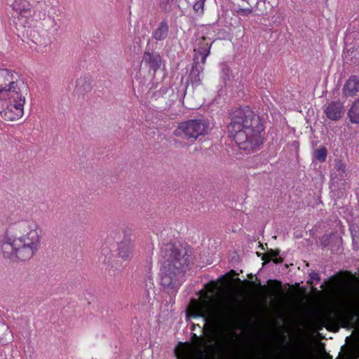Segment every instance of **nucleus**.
<instances>
[{
	"instance_id": "f257e3e1",
	"label": "nucleus",
	"mask_w": 359,
	"mask_h": 359,
	"mask_svg": "<svg viewBox=\"0 0 359 359\" xmlns=\"http://www.w3.org/2000/svg\"><path fill=\"white\" fill-rule=\"evenodd\" d=\"M18 235L5 233L0 241V255L13 262L30 260L39 251L42 240V229L32 219L16 224Z\"/></svg>"
},
{
	"instance_id": "f03ea898",
	"label": "nucleus",
	"mask_w": 359,
	"mask_h": 359,
	"mask_svg": "<svg viewBox=\"0 0 359 359\" xmlns=\"http://www.w3.org/2000/svg\"><path fill=\"white\" fill-rule=\"evenodd\" d=\"M28 87L13 71L0 69V116L7 121H18L24 115Z\"/></svg>"
},
{
	"instance_id": "7ed1b4c3",
	"label": "nucleus",
	"mask_w": 359,
	"mask_h": 359,
	"mask_svg": "<svg viewBox=\"0 0 359 359\" xmlns=\"http://www.w3.org/2000/svg\"><path fill=\"white\" fill-rule=\"evenodd\" d=\"M189 263L185 250L170 248L162 261L161 267V284L170 294L179 288L184 269Z\"/></svg>"
},
{
	"instance_id": "20e7f679",
	"label": "nucleus",
	"mask_w": 359,
	"mask_h": 359,
	"mask_svg": "<svg viewBox=\"0 0 359 359\" xmlns=\"http://www.w3.org/2000/svg\"><path fill=\"white\" fill-rule=\"evenodd\" d=\"M39 25L35 27L30 32V38L33 43L36 45L37 51H43L52 43V35L56 34L60 28V23L50 13L46 14L39 12L37 15Z\"/></svg>"
},
{
	"instance_id": "39448f33",
	"label": "nucleus",
	"mask_w": 359,
	"mask_h": 359,
	"mask_svg": "<svg viewBox=\"0 0 359 359\" xmlns=\"http://www.w3.org/2000/svg\"><path fill=\"white\" fill-rule=\"evenodd\" d=\"M264 128L262 121L249 107L235 111L231 122L228 126L229 135Z\"/></svg>"
},
{
	"instance_id": "423d86ee",
	"label": "nucleus",
	"mask_w": 359,
	"mask_h": 359,
	"mask_svg": "<svg viewBox=\"0 0 359 359\" xmlns=\"http://www.w3.org/2000/svg\"><path fill=\"white\" fill-rule=\"evenodd\" d=\"M263 130L264 128L248 131L243 130L241 133L231 134L230 136L241 149L252 152L257 151L263 143L261 135Z\"/></svg>"
},
{
	"instance_id": "0eeeda50",
	"label": "nucleus",
	"mask_w": 359,
	"mask_h": 359,
	"mask_svg": "<svg viewBox=\"0 0 359 359\" xmlns=\"http://www.w3.org/2000/svg\"><path fill=\"white\" fill-rule=\"evenodd\" d=\"M208 123L201 119H190L178 124L174 135L177 137L184 136L188 139L196 140L208 133Z\"/></svg>"
},
{
	"instance_id": "6e6552de",
	"label": "nucleus",
	"mask_w": 359,
	"mask_h": 359,
	"mask_svg": "<svg viewBox=\"0 0 359 359\" xmlns=\"http://www.w3.org/2000/svg\"><path fill=\"white\" fill-rule=\"evenodd\" d=\"M188 317H202L205 322L215 320L217 313L215 304L208 299L207 295L201 301L191 299L188 311Z\"/></svg>"
},
{
	"instance_id": "1a4fd4ad",
	"label": "nucleus",
	"mask_w": 359,
	"mask_h": 359,
	"mask_svg": "<svg viewBox=\"0 0 359 359\" xmlns=\"http://www.w3.org/2000/svg\"><path fill=\"white\" fill-rule=\"evenodd\" d=\"M177 359H205L207 353L187 343L180 344L175 350Z\"/></svg>"
},
{
	"instance_id": "9d476101",
	"label": "nucleus",
	"mask_w": 359,
	"mask_h": 359,
	"mask_svg": "<svg viewBox=\"0 0 359 359\" xmlns=\"http://www.w3.org/2000/svg\"><path fill=\"white\" fill-rule=\"evenodd\" d=\"M359 93V76L352 75L345 82L342 94L345 97H355Z\"/></svg>"
},
{
	"instance_id": "9b49d317",
	"label": "nucleus",
	"mask_w": 359,
	"mask_h": 359,
	"mask_svg": "<svg viewBox=\"0 0 359 359\" xmlns=\"http://www.w3.org/2000/svg\"><path fill=\"white\" fill-rule=\"evenodd\" d=\"M117 255L125 261L130 260L134 255V245L129 239H123L118 244Z\"/></svg>"
},
{
	"instance_id": "f8f14e48",
	"label": "nucleus",
	"mask_w": 359,
	"mask_h": 359,
	"mask_svg": "<svg viewBox=\"0 0 359 359\" xmlns=\"http://www.w3.org/2000/svg\"><path fill=\"white\" fill-rule=\"evenodd\" d=\"M161 57L155 52L146 51L144 53L142 62L156 72L161 65Z\"/></svg>"
},
{
	"instance_id": "ddd939ff",
	"label": "nucleus",
	"mask_w": 359,
	"mask_h": 359,
	"mask_svg": "<svg viewBox=\"0 0 359 359\" xmlns=\"http://www.w3.org/2000/svg\"><path fill=\"white\" fill-rule=\"evenodd\" d=\"M327 117L332 121L339 119L344 114V104L341 102H332L325 109Z\"/></svg>"
},
{
	"instance_id": "4468645a",
	"label": "nucleus",
	"mask_w": 359,
	"mask_h": 359,
	"mask_svg": "<svg viewBox=\"0 0 359 359\" xmlns=\"http://www.w3.org/2000/svg\"><path fill=\"white\" fill-rule=\"evenodd\" d=\"M13 9L22 18H29L32 15V9L26 0H18L12 4Z\"/></svg>"
},
{
	"instance_id": "2eb2a0df",
	"label": "nucleus",
	"mask_w": 359,
	"mask_h": 359,
	"mask_svg": "<svg viewBox=\"0 0 359 359\" xmlns=\"http://www.w3.org/2000/svg\"><path fill=\"white\" fill-rule=\"evenodd\" d=\"M168 31L169 27L167 22L162 21L153 32L152 36L156 41H163L167 37Z\"/></svg>"
},
{
	"instance_id": "dca6fc26",
	"label": "nucleus",
	"mask_w": 359,
	"mask_h": 359,
	"mask_svg": "<svg viewBox=\"0 0 359 359\" xmlns=\"http://www.w3.org/2000/svg\"><path fill=\"white\" fill-rule=\"evenodd\" d=\"M13 340V336L9 327L4 324H0V344L5 346Z\"/></svg>"
},
{
	"instance_id": "f3484780",
	"label": "nucleus",
	"mask_w": 359,
	"mask_h": 359,
	"mask_svg": "<svg viewBox=\"0 0 359 359\" xmlns=\"http://www.w3.org/2000/svg\"><path fill=\"white\" fill-rule=\"evenodd\" d=\"M347 115L351 123L359 124V97L351 104Z\"/></svg>"
},
{
	"instance_id": "a211bd4d",
	"label": "nucleus",
	"mask_w": 359,
	"mask_h": 359,
	"mask_svg": "<svg viewBox=\"0 0 359 359\" xmlns=\"http://www.w3.org/2000/svg\"><path fill=\"white\" fill-rule=\"evenodd\" d=\"M211 43H206L204 46L199 47L197 49H195L194 51L196 52V57L198 58L197 55H199L201 57V62L204 64L205 62L207 57L209 55L211 48Z\"/></svg>"
},
{
	"instance_id": "6ab92c4d",
	"label": "nucleus",
	"mask_w": 359,
	"mask_h": 359,
	"mask_svg": "<svg viewBox=\"0 0 359 359\" xmlns=\"http://www.w3.org/2000/svg\"><path fill=\"white\" fill-rule=\"evenodd\" d=\"M313 155L316 160L320 162H324L327 158V150L324 146H321L314 151Z\"/></svg>"
},
{
	"instance_id": "aec40b11",
	"label": "nucleus",
	"mask_w": 359,
	"mask_h": 359,
	"mask_svg": "<svg viewBox=\"0 0 359 359\" xmlns=\"http://www.w3.org/2000/svg\"><path fill=\"white\" fill-rule=\"evenodd\" d=\"M190 79L193 83H200L201 82V79L200 76V71L196 68H194L190 73Z\"/></svg>"
},
{
	"instance_id": "412c9836",
	"label": "nucleus",
	"mask_w": 359,
	"mask_h": 359,
	"mask_svg": "<svg viewBox=\"0 0 359 359\" xmlns=\"http://www.w3.org/2000/svg\"><path fill=\"white\" fill-rule=\"evenodd\" d=\"M205 0H198L194 5V10L198 13H203Z\"/></svg>"
},
{
	"instance_id": "4be33fe9",
	"label": "nucleus",
	"mask_w": 359,
	"mask_h": 359,
	"mask_svg": "<svg viewBox=\"0 0 359 359\" xmlns=\"http://www.w3.org/2000/svg\"><path fill=\"white\" fill-rule=\"evenodd\" d=\"M232 75L231 71L226 66L223 67L221 72V76L224 81L229 80Z\"/></svg>"
},
{
	"instance_id": "5701e85b",
	"label": "nucleus",
	"mask_w": 359,
	"mask_h": 359,
	"mask_svg": "<svg viewBox=\"0 0 359 359\" xmlns=\"http://www.w3.org/2000/svg\"><path fill=\"white\" fill-rule=\"evenodd\" d=\"M336 167L338 171H340L343 173L346 172V165L341 160H338L336 162Z\"/></svg>"
},
{
	"instance_id": "b1692460",
	"label": "nucleus",
	"mask_w": 359,
	"mask_h": 359,
	"mask_svg": "<svg viewBox=\"0 0 359 359\" xmlns=\"http://www.w3.org/2000/svg\"><path fill=\"white\" fill-rule=\"evenodd\" d=\"M309 277H310V280L311 281V283H313L314 280H316V281H319L320 280L319 275L317 273H316V272H311L309 274Z\"/></svg>"
},
{
	"instance_id": "393cba45",
	"label": "nucleus",
	"mask_w": 359,
	"mask_h": 359,
	"mask_svg": "<svg viewBox=\"0 0 359 359\" xmlns=\"http://www.w3.org/2000/svg\"><path fill=\"white\" fill-rule=\"evenodd\" d=\"M252 12L251 8H241L239 10L238 13L241 15H247Z\"/></svg>"
},
{
	"instance_id": "a878e982",
	"label": "nucleus",
	"mask_w": 359,
	"mask_h": 359,
	"mask_svg": "<svg viewBox=\"0 0 359 359\" xmlns=\"http://www.w3.org/2000/svg\"><path fill=\"white\" fill-rule=\"evenodd\" d=\"M102 252L104 255V258L103 259V262H105V263H107V264L109 263V257L107 258V255H106L107 249L103 248L102 250Z\"/></svg>"
},
{
	"instance_id": "bb28decb",
	"label": "nucleus",
	"mask_w": 359,
	"mask_h": 359,
	"mask_svg": "<svg viewBox=\"0 0 359 359\" xmlns=\"http://www.w3.org/2000/svg\"><path fill=\"white\" fill-rule=\"evenodd\" d=\"M172 1V0H161V4L165 8L166 6L170 4Z\"/></svg>"
},
{
	"instance_id": "cd10ccee",
	"label": "nucleus",
	"mask_w": 359,
	"mask_h": 359,
	"mask_svg": "<svg viewBox=\"0 0 359 359\" xmlns=\"http://www.w3.org/2000/svg\"><path fill=\"white\" fill-rule=\"evenodd\" d=\"M205 39H205V36H203V37H202V40H203V41H205Z\"/></svg>"
},
{
	"instance_id": "c85d7f7f",
	"label": "nucleus",
	"mask_w": 359,
	"mask_h": 359,
	"mask_svg": "<svg viewBox=\"0 0 359 359\" xmlns=\"http://www.w3.org/2000/svg\"><path fill=\"white\" fill-rule=\"evenodd\" d=\"M236 280L238 281V282L241 281L240 278H236Z\"/></svg>"
}]
</instances>
